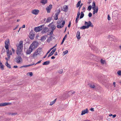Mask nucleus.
I'll use <instances>...</instances> for the list:
<instances>
[{
    "instance_id": "obj_1",
    "label": "nucleus",
    "mask_w": 121,
    "mask_h": 121,
    "mask_svg": "<svg viewBox=\"0 0 121 121\" xmlns=\"http://www.w3.org/2000/svg\"><path fill=\"white\" fill-rule=\"evenodd\" d=\"M23 41H20L19 43L16 51V53L17 55H21L23 54L22 52L23 49Z\"/></svg>"
},
{
    "instance_id": "obj_2",
    "label": "nucleus",
    "mask_w": 121,
    "mask_h": 121,
    "mask_svg": "<svg viewBox=\"0 0 121 121\" xmlns=\"http://www.w3.org/2000/svg\"><path fill=\"white\" fill-rule=\"evenodd\" d=\"M21 55H18L15 58L16 62L18 64H21L22 62V59L21 57Z\"/></svg>"
},
{
    "instance_id": "obj_3",
    "label": "nucleus",
    "mask_w": 121,
    "mask_h": 121,
    "mask_svg": "<svg viewBox=\"0 0 121 121\" xmlns=\"http://www.w3.org/2000/svg\"><path fill=\"white\" fill-rule=\"evenodd\" d=\"M38 42L36 41H34L31 44L30 47L33 50H34L38 46Z\"/></svg>"
},
{
    "instance_id": "obj_4",
    "label": "nucleus",
    "mask_w": 121,
    "mask_h": 121,
    "mask_svg": "<svg viewBox=\"0 0 121 121\" xmlns=\"http://www.w3.org/2000/svg\"><path fill=\"white\" fill-rule=\"evenodd\" d=\"M41 50V48H38L33 54L31 55L32 57L34 58L36 56L38 55L39 54Z\"/></svg>"
},
{
    "instance_id": "obj_5",
    "label": "nucleus",
    "mask_w": 121,
    "mask_h": 121,
    "mask_svg": "<svg viewBox=\"0 0 121 121\" xmlns=\"http://www.w3.org/2000/svg\"><path fill=\"white\" fill-rule=\"evenodd\" d=\"M43 25H42L39 26L35 27L34 29V31L36 32H39L42 29L43 27Z\"/></svg>"
},
{
    "instance_id": "obj_6",
    "label": "nucleus",
    "mask_w": 121,
    "mask_h": 121,
    "mask_svg": "<svg viewBox=\"0 0 121 121\" xmlns=\"http://www.w3.org/2000/svg\"><path fill=\"white\" fill-rule=\"evenodd\" d=\"M84 24L85 25L87 26L88 28H89L90 26L92 27H94L93 25L92 24L91 22L90 21H89L88 22L85 21Z\"/></svg>"
},
{
    "instance_id": "obj_7",
    "label": "nucleus",
    "mask_w": 121,
    "mask_h": 121,
    "mask_svg": "<svg viewBox=\"0 0 121 121\" xmlns=\"http://www.w3.org/2000/svg\"><path fill=\"white\" fill-rule=\"evenodd\" d=\"M9 39H6L5 42V47L6 49H8L9 48Z\"/></svg>"
},
{
    "instance_id": "obj_8",
    "label": "nucleus",
    "mask_w": 121,
    "mask_h": 121,
    "mask_svg": "<svg viewBox=\"0 0 121 121\" xmlns=\"http://www.w3.org/2000/svg\"><path fill=\"white\" fill-rule=\"evenodd\" d=\"M52 5L50 4L46 8V9L47 10L48 13H50V11L52 8Z\"/></svg>"
},
{
    "instance_id": "obj_9",
    "label": "nucleus",
    "mask_w": 121,
    "mask_h": 121,
    "mask_svg": "<svg viewBox=\"0 0 121 121\" xmlns=\"http://www.w3.org/2000/svg\"><path fill=\"white\" fill-rule=\"evenodd\" d=\"M53 22H52L50 23L48 25L49 27H50L51 28L52 30L54 31L56 28V26L54 25L53 24Z\"/></svg>"
},
{
    "instance_id": "obj_10",
    "label": "nucleus",
    "mask_w": 121,
    "mask_h": 121,
    "mask_svg": "<svg viewBox=\"0 0 121 121\" xmlns=\"http://www.w3.org/2000/svg\"><path fill=\"white\" fill-rule=\"evenodd\" d=\"M49 31V29L48 28L44 27L42 30V33L43 34L44 33H46Z\"/></svg>"
},
{
    "instance_id": "obj_11",
    "label": "nucleus",
    "mask_w": 121,
    "mask_h": 121,
    "mask_svg": "<svg viewBox=\"0 0 121 121\" xmlns=\"http://www.w3.org/2000/svg\"><path fill=\"white\" fill-rule=\"evenodd\" d=\"M60 11V10H59V11L58 12H57L55 14V15L54 16V19L56 20L58 19V16L59 14Z\"/></svg>"
},
{
    "instance_id": "obj_12",
    "label": "nucleus",
    "mask_w": 121,
    "mask_h": 121,
    "mask_svg": "<svg viewBox=\"0 0 121 121\" xmlns=\"http://www.w3.org/2000/svg\"><path fill=\"white\" fill-rule=\"evenodd\" d=\"M39 12V11L38 9H34L32 10V13L35 15H37Z\"/></svg>"
},
{
    "instance_id": "obj_13",
    "label": "nucleus",
    "mask_w": 121,
    "mask_h": 121,
    "mask_svg": "<svg viewBox=\"0 0 121 121\" xmlns=\"http://www.w3.org/2000/svg\"><path fill=\"white\" fill-rule=\"evenodd\" d=\"M88 113V109L86 108L85 109L83 110L82 111L81 115L85 114L86 113Z\"/></svg>"
},
{
    "instance_id": "obj_14",
    "label": "nucleus",
    "mask_w": 121,
    "mask_h": 121,
    "mask_svg": "<svg viewBox=\"0 0 121 121\" xmlns=\"http://www.w3.org/2000/svg\"><path fill=\"white\" fill-rule=\"evenodd\" d=\"M33 50L30 47H29V49H27L26 51V54H31Z\"/></svg>"
},
{
    "instance_id": "obj_15",
    "label": "nucleus",
    "mask_w": 121,
    "mask_h": 121,
    "mask_svg": "<svg viewBox=\"0 0 121 121\" xmlns=\"http://www.w3.org/2000/svg\"><path fill=\"white\" fill-rule=\"evenodd\" d=\"M29 37L30 39H33L35 37V34L31 32H30V33Z\"/></svg>"
},
{
    "instance_id": "obj_16",
    "label": "nucleus",
    "mask_w": 121,
    "mask_h": 121,
    "mask_svg": "<svg viewBox=\"0 0 121 121\" xmlns=\"http://www.w3.org/2000/svg\"><path fill=\"white\" fill-rule=\"evenodd\" d=\"M56 50V48L54 49L49 54L48 56V58L49 57L52 56L53 54H54V53L55 51Z\"/></svg>"
},
{
    "instance_id": "obj_17",
    "label": "nucleus",
    "mask_w": 121,
    "mask_h": 121,
    "mask_svg": "<svg viewBox=\"0 0 121 121\" xmlns=\"http://www.w3.org/2000/svg\"><path fill=\"white\" fill-rule=\"evenodd\" d=\"M76 37L78 39H80L81 38L80 36V32L79 31H78L77 32Z\"/></svg>"
},
{
    "instance_id": "obj_18",
    "label": "nucleus",
    "mask_w": 121,
    "mask_h": 121,
    "mask_svg": "<svg viewBox=\"0 0 121 121\" xmlns=\"http://www.w3.org/2000/svg\"><path fill=\"white\" fill-rule=\"evenodd\" d=\"M63 10L65 12H67L68 9V7L67 5H65L63 7Z\"/></svg>"
},
{
    "instance_id": "obj_19",
    "label": "nucleus",
    "mask_w": 121,
    "mask_h": 121,
    "mask_svg": "<svg viewBox=\"0 0 121 121\" xmlns=\"http://www.w3.org/2000/svg\"><path fill=\"white\" fill-rule=\"evenodd\" d=\"M93 9L94 10L93 12V14H94L95 13H96L98 12V7L97 6L96 8L95 9Z\"/></svg>"
},
{
    "instance_id": "obj_20",
    "label": "nucleus",
    "mask_w": 121,
    "mask_h": 121,
    "mask_svg": "<svg viewBox=\"0 0 121 121\" xmlns=\"http://www.w3.org/2000/svg\"><path fill=\"white\" fill-rule=\"evenodd\" d=\"M52 37L53 36H51L49 37L47 40V42L48 43L50 42L52 40Z\"/></svg>"
},
{
    "instance_id": "obj_21",
    "label": "nucleus",
    "mask_w": 121,
    "mask_h": 121,
    "mask_svg": "<svg viewBox=\"0 0 121 121\" xmlns=\"http://www.w3.org/2000/svg\"><path fill=\"white\" fill-rule=\"evenodd\" d=\"M96 5L95 2L93 1L92 3V9H95L96 8Z\"/></svg>"
},
{
    "instance_id": "obj_22",
    "label": "nucleus",
    "mask_w": 121,
    "mask_h": 121,
    "mask_svg": "<svg viewBox=\"0 0 121 121\" xmlns=\"http://www.w3.org/2000/svg\"><path fill=\"white\" fill-rule=\"evenodd\" d=\"M47 37V36L46 35H44L42 36L41 38V40L42 41H44L46 39Z\"/></svg>"
},
{
    "instance_id": "obj_23",
    "label": "nucleus",
    "mask_w": 121,
    "mask_h": 121,
    "mask_svg": "<svg viewBox=\"0 0 121 121\" xmlns=\"http://www.w3.org/2000/svg\"><path fill=\"white\" fill-rule=\"evenodd\" d=\"M11 103H2V106H5L8 105H11Z\"/></svg>"
},
{
    "instance_id": "obj_24",
    "label": "nucleus",
    "mask_w": 121,
    "mask_h": 121,
    "mask_svg": "<svg viewBox=\"0 0 121 121\" xmlns=\"http://www.w3.org/2000/svg\"><path fill=\"white\" fill-rule=\"evenodd\" d=\"M50 63V61H47L44 62L42 64L43 65H49Z\"/></svg>"
},
{
    "instance_id": "obj_25",
    "label": "nucleus",
    "mask_w": 121,
    "mask_h": 121,
    "mask_svg": "<svg viewBox=\"0 0 121 121\" xmlns=\"http://www.w3.org/2000/svg\"><path fill=\"white\" fill-rule=\"evenodd\" d=\"M67 34H66L65 35L64 37V38H63V39H62V42H61V44H60L61 45H62L63 44V42H64L65 40L66 39L67 37Z\"/></svg>"
},
{
    "instance_id": "obj_26",
    "label": "nucleus",
    "mask_w": 121,
    "mask_h": 121,
    "mask_svg": "<svg viewBox=\"0 0 121 121\" xmlns=\"http://www.w3.org/2000/svg\"><path fill=\"white\" fill-rule=\"evenodd\" d=\"M47 0H41L40 1V3L43 5L46 4L47 3Z\"/></svg>"
},
{
    "instance_id": "obj_27",
    "label": "nucleus",
    "mask_w": 121,
    "mask_h": 121,
    "mask_svg": "<svg viewBox=\"0 0 121 121\" xmlns=\"http://www.w3.org/2000/svg\"><path fill=\"white\" fill-rule=\"evenodd\" d=\"M88 85L91 88H94L95 87V86L93 84L89 83Z\"/></svg>"
},
{
    "instance_id": "obj_28",
    "label": "nucleus",
    "mask_w": 121,
    "mask_h": 121,
    "mask_svg": "<svg viewBox=\"0 0 121 121\" xmlns=\"http://www.w3.org/2000/svg\"><path fill=\"white\" fill-rule=\"evenodd\" d=\"M88 28L86 26H81L80 27V29L82 30H83L85 29H88Z\"/></svg>"
},
{
    "instance_id": "obj_29",
    "label": "nucleus",
    "mask_w": 121,
    "mask_h": 121,
    "mask_svg": "<svg viewBox=\"0 0 121 121\" xmlns=\"http://www.w3.org/2000/svg\"><path fill=\"white\" fill-rule=\"evenodd\" d=\"M5 65L9 68H11L10 65L8 63L7 61L6 63H5Z\"/></svg>"
},
{
    "instance_id": "obj_30",
    "label": "nucleus",
    "mask_w": 121,
    "mask_h": 121,
    "mask_svg": "<svg viewBox=\"0 0 121 121\" xmlns=\"http://www.w3.org/2000/svg\"><path fill=\"white\" fill-rule=\"evenodd\" d=\"M0 66L1 69L2 70H3L4 69V66L2 65V63L1 62H0Z\"/></svg>"
},
{
    "instance_id": "obj_31",
    "label": "nucleus",
    "mask_w": 121,
    "mask_h": 121,
    "mask_svg": "<svg viewBox=\"0 0 121 121\" xmlns=\"http://www.w3.org/2000/svg\"><path fill=\"white\" fill-rule=\"evenodd\" d=\"M62 18L59 19L57 21V23L58 24H60L62 22Z\"/></svg>"
},
{
    "instance_id": "obj_32",
    "label": "nucleus",
    "mask_w": 121,
    "mask_h": 121,
    "mask_svg": "<svg viewBox=\"0 0 121 121\" xmlns=\"http://www.w3.org/2000/svg\"><path fill=\"white\" fill-rule=\"evenodd\" d=\"M63 26V25H62L61 24L58 25H57L56 27L57 28H58L60 29Z\"/></svg>"
},
{
    "instance_id": "obj_33",
    "label": "nucleus",
    "mask_w": 121,
    "mask_h": 121,
    "mask_svg": "<svg viewBox=\"0 0 121 121\" xmlns=\"http://www.w3.org/2000/svg\"><path fill=\"white\" fill-rule=\"evenodd\" d=\"M53 30H51V32H48V35H50V36H52V35L53 33Z\"/></svg>"
},
{
    "instance_id": "obj_34",
    "label": "nucleus",
    "mask_w": 121,
    "mask_h": 121,
    "mask_svg": "<svg viewBox=\"0 0 121 121\" xmlns=\"http://www.w3.org/2000/svg\"><path fill=\"white\" fill-rule=\"evenodd\" d=\"M84 16V13L82 12L81 13V15L80 17V19L82 18Z\"/></svg>"
},
{
    "instance_id": "obj_35",
    "label": "nucleus",
    "mask_w": 121,
    "mask_h": 121,
    "mask_svg": "<svg viewBox=\"0 0 121 121\" xmlns=\"http://www.w3.org/2000/svg\"><path fill=\"white\" fill-rule=\"evenodd\" d=\"M7 51V55H8V54H9V55H12V52L11 51L10 52L9 51V50L8 49Z\"/></svg>"
},
{
    "instance_id": "obj_36",
    "label": "nucleus",
    "mask_w": 121,
    "mask_h": 121,
    "mask_svg": "<svg viewBox=\"0 0 121 121\" xmlns=\"http://www.w3.org/2000/svg\"><path fill=\"white\" fill-rule=\"evenodd\" d=\"M81 1H79L77 4L76 5V7L77 8H78V7H79V6H80V4L81 3Z\"/></svg>"
},
{
    "instance_id": "obj_37",
    "label": "nucleus",
    "mask_w": 121,
    "mask_h": 121,
    "mask_svg": "<svg viewBox=\"0 0 121 121\" xmlns=\"http://www.w3.org/2000/svg\"><path fill=\"white\" fill-rule=\"evenodd\" d=\"M51 18L50 17H48L47 19L46 20V22H49L51 20Z\"/></svg>"
},
{
    "instance_id": "obj_38",
    "label": "nucleus",
    "mask_w": 121,
    "mask_h": 121,
    "mask_svg": "<svg viewBox=\"0 0 121 121\" xmlns=\"http://www.w3.org/2000/svg\"><path fill=\"white\" fill-rule=\"evenodd\" d=\"M105 60H103L102 59H101L100 60L101 63L103 64H104L105 63Z\"/></svg>"
},
{
    "instance_id": "obj_39",
    "label": "nucleus",
    "mask_w": 121,
    "mask_h": 121,
    "mask_svg": "<svg viewBox=\"0 0 121 121\" xmlns=\"http://www.w3.org/2000/svg\"><path fill=\"white\" fill-rule=\"evenodd\" d=\"M63 72V70L62 69H61L59 71V73L60 74H61Z\"/></svg>"
},
{
    "instance_id": "obj_40",
    "label": "nucleus",
    "mask_w": 121,
    "mask_h": 121,
    "mask_svg": "<svg viewBox=\"0 0 121 121\" xmlns=\"http://www.w3.org/2000/svg\"><path fill=\"white\" fill-rule=\"evenodd\" d=\"M27 75H29L30 76H32L33 75V73L32 72H29L27 73Z\"/></svg>"
},
{
    "instance_id": "obj_41",
    "label": "nucleus",
    "mask_w": 121,
    "mask_h": 121,
    "mask_svg": "<svg viewBox=\"0 0 121 121\" xmlns=\"http://www.w3.org/2000/svg\"><path fill=\"white\" fill-rule=\"evenodd\" d=\"M68 51L67 50L63 52V53L64 54V55H66V54H67L68 53Z\"/></svg>"
},
{
    "instance_id": "obj_42",
    "label": "nucleus",
    "mask_w": 121,
    "mask_h": 121,
    "mask_svg": "<svg viewBox=\"0 0 121 121\" xmlns=\"http://www.w3.org/2000/svg\"><path fill=\"white\" fill-rule=\"evenodd\" d=\"M92 8V7L91 5H90L88 7V9L89 11H90Z\"/></svg>"
},
{
    "instance_id": "obj_43",
    "label": "nucleus",
    "mask_w": 121,
    "mask_h": 121,
    "mask_svg": "<svg viewBox=\"0 0 121 121\" xmlns=\"http://www.w3.org/2000/svg\"><path fill=\"white\" fill-rule=\"evenodd\" d=\"M28 65H23V66H21L20 67V68H23V67H29V66H28Z\"/></svg>"
},
{
    "instance_id": "obj_44",
    "label": "nucleus",
    "mask_w": 121,
    "mask_h": 121,
    "mask_svg": "<svg viewBox=\"0 0 121 121\" xmlns=\"http://www.w3.org/2000/svg\"><path fill=\"white\" fill-rule=\"evenodd\" d=\"M117 73L118 74V75H121V71H118L117 72Z\"/></svg>"
},
{
    "instance_id": "obj_45",
    "label": "nucleus",
    "mask_w": 121,
    "mask_h": 121,
    "mask_svg": "<svg viewBox=\"0 0 121 121\" xmlns=\"http://www.w3.org/2000/svg\"><path fill=\"white\" fill-rule=\"evenodd\" d=\"M92 14L91 13H90L88 14V16L89 17H91L92 16Z\"/></svg>"
},
{
    "instance_id": "obj_46",
    "label": "nucleus",
    "mask_w": 121,
    "mask_h": 121,
    "mask_svg": "<svg viewBox=\"0 0 121 121\" xmlns=\"http://www.w3.org/2000/svg\"><path fill=\"white\" fill-rule=\"evenodd\" d=\"M70 92L71 93V94H73L75 93V91H73L72 92V91H70L69 92V93H70Z\"/></svg>"
},
{
    "instance_id": "obj_47",
    "label": "nucleus",
    "mask_w": 121,
    "mask_h": 121,
    "mask_svg": "<svg viewBox=\"0 0 121 121\" xmlns=\"http://www.w3.org/2000/svg\"><path fill=\"white\" fill-rule=\"evenodd\" d=\"M55 101H53L50 103V105H53L55 103Z\"/></svg>"
},
{
    "instance_id": "obj_48",
    "label": "nucleus",
    "mask_w": 121,
    "mask_h": 121,
    "mask_svg": "<svg viewBox=\"0 0 121 121\" xmlns=\"http://www.w3.org/2000/svg\"><path fill=\"white\" fill-rule=\"evenodd\" d=\"M108 20H110L111 19V18L109 16V14L108 15Z\"/></svg>"
},
{
    "instance_id": "obj_49",
    "label": "nucleus",
    "mask_w": 121,
    "mask_h": 121,
    "mask_svg": "<svg viewBox=\"0 0 121 121\" xmlns=\"http://www.w3.org/2000/svg\"><path fill=\"white\" fill-rule=\"evenodd\" d=\"M71 22L70 21H69V24L68 25V27H70L71 25Z\"/></svg>"
},
{
    "instance_id": "obj_50",
    "label": "nucleus",
    "mask_w": 121,
    "mask_h": 121,
    "mask_svg": "<svg viewBox=\"0 0 121 121\" xmlns=\"http://www.w3.org/2000/svg\"><path fill=\"white\" fill-rule=\"evenodd\" d=\"M80 15V10H79V11H78V13L77 14V16H79Z\"/></svg>"
},
{
    "instance_id": "obj_51",
    "label": "nucleus",
    "mask_w": 121,
    "mask_h": 121,
    "mask_svg": "<svg viewBox=\"0 0 121 121\" xmlns=\"http://www.w3.org/2000/svg\"><path fill=\"white\" fill-rule=\"evenodd\" d=\"M41 61H42L41 60L39 61H38L37 63H36L35 64V65H36V64H39V63H40L41 62Z\"/></svg>"
},
{
    "instance_id": "obj_52",
    "label": "nucleus",
    "mask_w": 121,
    "mask_h": 121,
    "mask_svg": "<svg viewBox=\"0 0 121 121\" xmlns=\"http://www.w3.org/2000/svg\"><path fill=\"white\" fill-rule=\"evenodd\" d=\"M65 23V21H62V25H63L64 26Z\"/></svg>"
},
{
    "instance_id": "obj_53",
    "label": "nucleus",
    "mask_w": 121,
    "mask_h": 121,
    "mask_svg": "<svg viewBox=\"0 0 121 121\" xmlns=\"http://www.w3.org/2000/svg\"><path fill=\"white\" fill-rule=\"evenodd\" d=\"M90 110L92 111H94V108H91Z\"/></svg>"
},
{
    "instance_id": "obj_54",
    "label": "nucleus",
    "mask_w": 121,
    "mask_h": 121,
    "mask_svg": "<svg viewBox=\"0 0 121 121\" xmlns=\"http://www.w3.org/2000/svg\"><path fill=\"white\" fill-rule=\"evenodd\" d=\"M17 67H18V66L17 65L14 66L13 67V68H17Z\"/></svg>"
},
{
    "instance_id": "obj_55",
    "label": "nucleus",
    "mask_w": 121,
    "mask_h": 121,
    "mask_svg": "<svg viewBox=\"0 0 121 121\" xmlns=\"http://www.w3.org/2000/svg\"><path fill=\"white\" fill-rule=\"evenodd\" d=\"M7 56H8V58L9 59L10 58V55H9V54H8V55H7Z\"/></svg>"
},
{
    "instance_id": "obj_56",
    "label": "nucleus",
    "mask_w": 121,
    "mask_h": 121,
    "mask_svg": "<svg viewBox=\"0 0 121 121\" xmlns=\"http://www.w3.org/2000/svg\"><path fill=\"white\" fill-rule=\"evenodd\" d=\"M55 58V57L54 56H52L51 57V59H53Z\"/></svg>"
},
{
    "instance_id": "obj_57",
    "label": "nucleus",
    "mask_w": 121,
    "mask_h": 121,
    "mask_svg": "<svg viewBox=\"0 0 121 121\" xmlns=\"http://www.w3.org/2000/svg\"><path fill=\"white\" fill-rule=\"evenodd\" d=\"M115 84H116V83L115 82H113V85L114 86V87H115Z\"/></svg>"
},
{
    "instance_id": "obj_58",
    "label": "nucleus",
    "mask_w": 121,
    "mask_h": 121,
    "mask_svg": "<svg viewBox=\"0 0 121 121\" xmlns=\"http://www.w3.org/2000/svg\"><path fill=\"white\" fill-rule=\"evenodd\" d=\"M116 116V115L115 114H114L113 115H112V118H114Z\"/></svg>"
},
{
    "instance_id": "obj_59",
    "label": "nucleus",
    "mask_w": 121,
    "mask_h": 121,
    "mask_svg": "<svg viewBox=\"0 0 121 121\" xmlns=\"http://www.w3.org/2000/svg\"><path fill=\"white\" fill-rule=\"evenodd\" d=\"M57 55V52H56L55 53V54H54V55H55V56H56V55Z\"/></svg>"
},
{
    "instance_id": "obj_60",
    "label": "nucleus",
    "mask_w": 121,
    "mask_h": 121,
    "mask_svg": "<svg viewBox=\"0 0 121 121\" xmlns=\"http://www.w3.org/2000/svg\"><path fill=\"white\" fill-rule=\"evenodd\" d=\"M12 49L13 52V53H14L15 52V50L13 49L12 48Z\"/></svg>"
},
{
    "instance_id": "obj_61",
    "label": "nucleus",
    "mask_w": 121,
    "mask_h": 121,
    "mask_svg": "<svg viewBox=\"0 0 121 121\" xmlns=\"http://www.w3.org/2000/svg\"><path fill=\"white\" fill-rule=\"evenodd\" d=\"M54 48V47H53L52 48H51L49 50L50 51H51L52 50V49H53V48Z\"/></svg>"
},
{
    "instance_id": "obj_62",
    "label": "nucleus",
    "mask_w": 121,
    "mask_h": 121,
    "mask_svg": "<svg viewBox=\"0 0 121 121\" xmlns=\"http://www.w3.org/2000/svg\"><path fill=\"white\" fill-rule=\"evenodd\" d=\"M34 65V64L29 65L28 66H30L33 65Z\"/></svg>"
},
{
    "instance_id": "obj_63",
    "label": "nucleus",
    "mask_w": 121,
    "mask_h": 121,
    "mask_svg": "<svg viewBox=\"0 0 121 121\" xmlns=\"http://www.w3.org/2000/svg\"><path fill=\"white\" fill-rule=\"evenodd\" d=\"M25 25H23V26L22 27V28H25Z\"/></svg>"
},
{
    "instance_id": "obj_64",
    "label": "nucleus",
    "mask_w": 121,
    "mask_h": 121,
    "mask_svg": "<svg viewBox=\"0 0 121 121\" xmlns=\"http://www.w3.org/2000/svg\"><path fill=\"white\" fill-rule=\"evenodd\" d=\"M50 52V51L49 50L46 53V54L47 55Z\"/></svg>"
}]
</instances>
